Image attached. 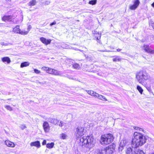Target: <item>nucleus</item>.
Returning a JSON list of instances; mask_svg holds the SVG:
<instances>
[{"label": "nucleus", "mask_w": 154, "mask_h": 154, "mask_svg": "<svg viewBox=\"0 0 154 154\" xmlns=\"http://www.w3.org/2000/svg\"><path fill=\"white\" fill-rule=\"evenodd\" d=\"M31 28H32V26H31V25H29L28 26V27L27 28V29L28 30V31H28L29 32V31L31 29Z\"/></svg>", "instance_id": "obj_37"}, {"label": "nucleus", "mask_w": 154, "mask_h": 154, "mask_svg": "<svg viewBox=\"0 0 154 154\" xmlns=\"http://www.w3.org/2000/svg\"><path fill=\"white\" fill-rule=\"evenodd\" d=\"M34 70L35 73L36 74H39L41 72L40 70H38V69H34Z\"/></svg>", "instance_id": "obj_32"}, {"label": "nucleus", "mask_w": 154, "mask_h": 154, "mask_svg": "<svg viewBox=\"0 0 154 154\" xmlns=\"http://www.w3.org/2000/svg\"><path fill=\"white\" fill-rule=\"evenodd\" d=\"M100 38V35L99 37H97V40H99Z\"/></svg>", "instance_id": "obj_45"}, {"label": "nucleus", "mask_w": 154, "mask_h": 154, "mask_svg": "<svg viewBox=\"0 0 154 154\" xmlns=\"http://www.w3.org/2000/svg\"><path fill=\"white\" fill-rule=\"evenodd\" d=\"M104 149H97V150L96 152L97 154H106L105 151Z\"/></svg>", "instance_id": "obj_23"}, {"label": "nucleus", "mask_w": 154, "mask_h": 154, "mask_svg": "<svg viewBox=\"0 0 154 154\" xmlns=\"http://www.w3.org/2000/svg\"><path fill=\"white\" fill-rule=\"evenodd\" d=\"M56 23V21H54L53 23H51L50 24V26H51L53 25H55Z\"/></svg>", "instance_id": "obj_38"}, {"label": "nucleus", "mask_w": 154, "mask_h": 154, "mask_svg": "<svg viewBox=\"0 0 154 154\" xmlns=\"http://www.w3.org/2000/svg\"><path fill=\"white\" fill-rule=\"evenodd\" d=\"M48 121L51 123L56 125L59 122V121L55 119L50 118H48Z\"/></svg>", "instance_id": "obj_15"}, {"label": "nucleus", "mask_w": 154, "mask_h": 154, "mask_svg": "<svg viewBox=\"0 0 154 154\" xmlns=\"http://www.w3.org/2000/svg\"><path fill=\"white\" fill-rule=\"evenodd\" d=\"M113 139L112 134H108L102 135L100 141L102 144H108L112 142Z\"/></svg>", "instance_id": "obj_4"}, {"label": "nucleus", "mask_w": 154, "mask_h": 154, "mask_svg": "<svg viewBox=\"0 0 154 154\" xmlns=\"http://www.w3.org/2000/svg\"><path fill=\"white\" fill-rule=\"evenodd\" d=\"M79 144L82 146L91 148L93 147L95 143L94 138L92 136H83L79 139Z\"/></svg>", "instance_id": "obj_2"}, {"label": "nucleus", "mask_w": 154, "mask_h": 154, "mask_svg": "<svg viewBox=\"0 0 154 154\" xmlns=\"http://www.w3.org/2000/svg\"><path fill=\"white\" fill-rule=\"evenodd\" d=\"M5 108H6L8 110H9V111H12V107L6 105L5 106Z\"/></svg>", "instance_id": "obj_31"}, {"label": "nucleus", "mask_w": 154, "mask_h": 154, "mask_svg": "<svg viewBox=\"0 0 154 154\" xmlns=\"http://www.w3.org/2000/svg\"><path fill=\"white\" fill-rule=\"evenodd\" d=\"M151 26L154 29V23H151Z\"/></svg>", "instance_id": "obj_43"}, {"label": "nucleus", "mask_w": 154, "mask_h": 154, "mask_svg": "<svg viewBox=\"0 0 154 154\" xmlns=\"http://www.w3.org/2000/svg\"><path fill=\"white\" fill-rule=\"evenodd\" d=\"M134 3L133 5H130L129 8L131 10H134L136 9L139 5L140 2L139 0H134L133 1Z\"/></svg>", "instance_id": "obj_7"}, {"label": "nucleus", "mask_w": 154, "mask_h": 154, "mask_svg": "<svg viewBox=\"0 0 154 154\" xmlns=\"http://www.w3.org/2000/svg\"><path fill=\"white\" fill-rule=\"evenodd\" d=\"M37 83H40V84H44V83L43 82H37Z\"/></svg>", "instance_id": "obj_49"}, {"label": "nucleus", "mask_w": 154, "mask_h": 154, "mask_svg": "<svg viewBox=\"0 0 154 154\" xmlns=\"http://www.w3.org/2000/svg\"><path fill=\"white\" fill-rule=\"evenodd\" d=\"M46 141L45 140H44L42 143V144L43 145H45L46 144Z\"/></svg>", "instance_id": "obj_41"}, {"label": "nucleus", "mask_w": 154, "mask_h": 154, "mask_svg": "<svg viewBox=\"0 0 154 154\" xmlns=\"http://www.w3.org/2000/svg\"><path fill=\"white\" fill-rule=\"evenodd\" d=\"M104 149L106 154H112L115 149V147L113 146L110 145Z\"/></svg>", "instance_id": "obj_9"}, {"label": "nucleus", "mask_w": 154, "mask_h": 154, "mask_svg": "<svg viewBox=\"0 0 154 154\" xmlns=\"http://www.w3.org/2000/svg\"><path fill=\"white\" fill-rule=\"evenodd\" d=\"M97 97H96V98H97L98 99L103 101H106L107 100V99L104 96L99 94H97Z\"/></svg>", "instance_id": "obj_20"}, {"label": "nucleus", "mask_w": 154, "mask_h": 154, "mask_svg": "<svg viewBox=\"0 0 154 154\" xmlns=\"http://www.w3.org/2000/svg\"><path fill=\"white\" fill-rule=\"evenodd\" d=\"M51 69V68L46 66H43L41 68L42 70L45 71L47 73L49 74H50V73Z\"/></svg>", "instance_id": "obj_19"}, {"label": "nucleus", "mask_w": 154, "mask_h": 154, "mask_svg": "<svg viewBox=\"0 0 154 154\" xmlns=\"http://www.w3.org/2000/svg\"><path fill=\"white\" fill-rule=\"evenodd\" d=\"M2 61L4 63L7 62L8 63H9L11 62L10 58L8 57H5L2 58Z\"/></svg>", "instance_id": "obj_18"}, {"label": "nucleus", "mask_w": 154, "mask_h": 154, "mask_svg": "<svg viewBox=\"0 0 154 154\" xmlns=\"http://www.w3.org/2000/svg\"><path fill=\"white\" fill-rule=\"evenodd\" d=\"M136 78L137 81L140 84H143L145 81L149 79L150 76L146 71L143 70L137 72Z\"/></svg>", "instance_id": "obj_3"}, {"label": "nucleus", "mask_w": 154, "mask_h": 154, "mask_svg": "<svg viewBox=\"0 0 154 154\" xmlns=\"http://www.w3.org/2000/svg\"><path fill=\"white\" fill-rule=\"evenodd\" d=\"M134 129L137 130H139V129H140V128L138 127H135L134 128Z\"/></svg>", "instance_id": "obj_42"}, {"label": "nucleus", "mask_w": 154, "mask_h": 154, "mask_svg": "<svg viewBox=\"0 0 154 154\" xmlns=\"http://www.w3.org/2000/svg\"><path fill=\"white\" fill-rule=\"evenodd\" d=\"M140 128V129H139V131H142L144 132V130L143 128Z\"/></svg>", "instance_id": "obj_46"}, {"label": "nucleus", "mask_w": 154, "mask_h": 154, "mask_svg": "<svg viewBox=\"0 0 154 154\" xmlns=\"http://www.w3.org/2000/svg\"><path fill=\"white\" fill-rule=\"evenodd\" d=\"M152 6L154 8V2L152 4Z\"/></svg>", "instance_id": "obj_48"}, {"label": "nucleus", "mask_w": 154, "mask_h": 154, "mask_svg": "<svg viewBox=\"0 0 154 154\" xmlns=\"http://www.w3.org/2000/svg\"><path fill=\"white\" fill-rule=\"evenodd\" d=\"M97 2V0H94L90 1L89 3L92 5H95Z\"/></svg>", "instance_id": "obj_30"}, {"label": "nucleus", "mask_w": 154, "mask_h": 154, "mask_svg": "<svg viewBox=\"0 0 154 154\" xmlns=\"http://www.w3.org/2000/svg\"><path fill=\"white\" fill-rule=\"evenodd\" d=\"M43 127L44 130L45 132H48L50 130V127L48 124V123L47 122H44Z\"/></svg>", "instance_id": "obj_12"}, {"label": "nucleus", "mask_w": 154, "mask_h": 154, "mask_svg": "<svg viewBox=\"0 0 154 154\" xmlns=\"http://www.w3.org/2000/svg\"><path fill=\"white\" fill-rule=\"evenodd\" d=\"M50 74H53L56 75L62 76V73L60 71H57L55 69H51Z\"/></svg>", "instance_id": "obj_11"}, {"label": "nucleus", "mask_w": 154, "mask_h": 154, "mask_svg": "<svg viewBox=\"0 0 154 154\" xmlns=\"http://www.w3.org/2000/svg\"><path fill=\"white\" fill-rule=\"evenodd\" d=\"M84 128L81 127H78L75 128V134L77 137H79L84 134Z\"/></svg>", "instance_id": "obj_5"}, {"label": "nucleus", "mask_w": 154, "mask_h": 154, "mask_svg": "<svg viewBox=\"0 0 154 154\" xmlns=\"http://www.w3.org/2000/svg\"><path fill=\"white\" fill-rule=\"evenodd\" d=\"M147 137L140 133L135 132L134 134V137L132 142V154H135V151L136 148L141 146L146 142Z\"/></svg>", "instance_id": "obj_1"}, {"label": "nucleus", "mask_w": 154, "mask_h": 154, "mask_svg": "<svg viewBox=\"0 0 154 154\" xmlns=\"http://www.w3.org/2000/svg\"><path fill=\"white\" fill-rule=\"evenodd\" d=\"M137 89L139 91L141 94H142L143 90L140 86L137 85Z\"/></svg>", "instance_id": "obj_28"}, {"label": "nucleus", "mask_w": 154, "mask_h": 154, "mask_svg": "<svg viewBox=\"0 0 154 154\" xmlns=\"http://www.w3.org/2000/svg\"><path fill=\"white\" fill-rule=\"evenodd\" d=\"M1 44L2 45H7L6 44H5V43L4 42H2L1 43Z\"/></svg>", "instance_id": "obj_44"}, {"label": "nucleus", "mask_w": 154, "mask_h": 154, "mask_svg": "<svg viewBox=\"0 0 154 154\" xmlns=\"http://www.w3.org/2000/svg\"><path fill=\"white\" fill-rule=\"evenodd\" d=\"M19 25H17L14 28L13 31L14 32L19 33L21 35H26L28 33V31H21L19 28Z\"/></svg>", "instance_id": "obj_6"}, {"label": "nucleus", "mask_w": 154, "mask_h": 154, "mask_svg": "<svg viewBox=\"0 0 154 154\" xmlns=\"http://www.w3.org/2000/svg\"><path fill=\"white\" fill-rule=\"evenodd\" d=\"M40 40L43 43L46 45H48L50 44L51 42V39H47L44 37H41L40 38Z\"/></svg>", "instance_id": "obj_13"}, {"label": "nucleus", "mask_w": 154, "mask_h": 154, "mask_svg": "<svg viewBox=\"0 0 154 154\" xmlns=\"http://www.w3.org/2000/svg\"><path fill=\"white\" fill-rule=\"evenodd\" d=\"M88 94L90 95L91 96H93L95 98H96V97H97V93L96 92H94L93 91H86Z\"/></svg>", "instance_id": "obj_17"}, {"label": "nucleus", "mask_w": 154, "mask_h": 154, "mask_svg": "<svg viewBox=\"0 0 154 154\" xmlns=\"http://www.w3.org/2000/svg\"><path fill=\"white\" fill-rule=\"evenodd\" d=\"M121 50H122V49H117V51H118V52H119L120 51H121Z\"/></svg>", "instance_id": "obj_47"}, {"label": "nucleus", "mask_w": 154, "mask_h": 154, "mask_svg": "<svg viewBox=\"0 0 154 154\" xmlns=\"http://www.w3.org/2000/svg\"><path fill=\"white\" fill-rule=\"evenodd\" d=\"M127 142L126 140H122L119 144V151H122L124 147L125 146Z\"/></svg>", "instance_id": "obj_10"}, {"label": "nucleus", "mask_w": 154, "mask_h": 154, "mask_svg": "<svg viewBox=\"0 0 154 154\" xmlns=\"http://www.w3.org/2000/svg\"><path fill=\"white\" fill-rule=\"evenodd\" d=\"M113 58L112 60L113 62H116L117 61H120L122 60V58L118 56H114L112 57Z\"/></svg>", "instance_id": "obj_21"}, {"label": "nucleus", "mask_w": 154, "mask_h": 154, "mask_svg": "<svg viewBox=\"0 0 154 154\" xmlns=\"http://www.w3.org/2000/svg\"><path fill=\"white\" fill-rule=\"evenodd\" d=\"M50 2L49 1H46L44 2V4L46 5H48L50 3Z\"/></svg>", "instance_id": "obj_36"}, {"label": "nucleus", "mask_w": 154, "mask_h": 154, "mask_svg": "<svg viewBox=\"0 0 154 154\" xmlns=\"http://www.w3.org/2000/svg\"><path fill=\"white\" fill-rule=\"evenodd\" d=\"M5 144L8 146L10 147H14L15 146V144L14 143L8 140H6L5 141Z\"/></svg>", "instance_id": "obj_16"}, {"label": "nucleus", "mask_w": 154, "mask_h": 154, "mask_svg": "<svg viewBox=\"0 0 154 154\" xmlns=\"http://www.w3.org/2000/svg\"><path fill=\"white\" fill-rule=\"evenodd\" d=\"M29 63L27 62H25L21 63L20 66L21 68H23L24 67H26L29 66Z\"/></svg>", "instance_id": "obj_24"}, {"label": "nucleus", "mask_w": 154, "mask_h": 154, "mask_svg": "<svg viewBox=\"0 0 154 154\" xmlns=\"http://www.w3.org/2000/svg\"><path fill=\"white\" fill-rule=\"evenodd\" d=\"M62 138L63 139H65L66 138V135L65 134H62V135H61Z\"/></svg>", "instance_id": "obj_34"}, {"label": "nucleus", "mask_w": 154, "mask_h": 154, "mask_svg": "<svg viewBox=\"0 0 154 154\" xmlns=\"http://www.w3.org/2000/svg\"><path fill=\"white\" fill-rule=\"evenodd\" d=\"M138 150H139V149L137 148V147L136 148V150H134L135 152V154H137V153L138 152Z\"/></svg>", "instance_id": "obj_39"}, {"label": "nucleus", "mask_w": 154, "mask_h": 154, "mask_svg": "<svg viewBox=\"0 0 154 154\" xmlns=\"http://www.w3.org/2000/svg\"><path fill=\"white\" fill-rule=\"evenodd\" d=\"M142 49L144 50L146 52L148 53L154 54V50H152L149 48V45H144L141 47Z\"/></svg>", "instance_id": "obj_8"}, {"label": "nucleus", "mask_w": 154, "mask_h": 154, "mask_svg": "<svg viewBox=\"0 0 154 154\" xmlns=\"http://www.w3.org/2000/svg\"><path fill=\"white\" fill-rule=\"evenodd\" d=\"M54 145V143H48L46 145V147L50 149L52 148Z\"/></svg>", "instance_id": "obj_26"}, {"label": "nucleus", "mask_w": 154, "mask_h": 154, "mask_svg": "<svg viewBox=\"0 0 154 154\" xmlns=\"http://www.w3.org/2000/svg\"><path fill=\"white\" fill-rule=\"evenodd\" d=\"M63 125V122L62 121H60L59 124V126L60 127H62Z\"/></svg>", "instance_id": "obj_40"}, {"label": "nucleus", "mask_w": 154, "mask_h": 154, "mask_svg": "<svg viewBox=\"0 0 154 154\" xmlns=\"http://www.w3.org/2000/svg\"><path fill=\"white\" fill-rule=\"evenodd\" d=\"M26 128V126L25 124H23L21 125V128L22 130H23Z\"/></svg>", "instance_id": "obj_35"}, {"label": "nucleus", "mask_w": 154, "mask_h": 154, "mask_svg": "<svg viewBox=\"0 0 154 154\" xmlns=\"http://www.w3.org/2000/svg\"><path fill=\"white\" fill-rule=\"evenodd\" d=\"M30 145L32 146H34L38 148H39L41 146L40 142L38 141L32 142L30 143Z\"/></svg>", "instance_id": "obj_14"}, {"label": "nucleus", "mask_w": 154, "mask_h": 154, "mask_svg": "<svg viewBox=\"0 0 154 154\" xmlns=\"http://www.w3.org/2000/svg\"><path fill=\"white\" fill-rule=\"evenodd\" d=\"M73 67L74 69H79L80 68V66L79 64L77 63H75L73 64Z\"/></svg>", "instance_id": "obj_29"}, {"label": "nucleus", "mask_w": 154, "mask_h": 154, "mask_svg": "<svg viewBox=\"0 0 154 154\" xmlns=\"http://www.w3.org/2000/svg\"><path fill=\"white\" fill-rule=\"evenodd\" d=\"M36 3V1L35 0H32L29 3L28 5L30 6H34Z\"/></svg>", "instance_id": "obj_25"}, {"label": "nucleus", "mask_w": 154, "mask_h": 154, "mask_svg": "<svg viewBox=\"0 0 154 154\" xmlns=\"http://www.w3.org/2000/svg\"><path fill=\"white\" fill-rule=\"evenodd\" d=\"M12 17L11 16H5L2 18V20L4 21L6 20L11 21Z\"/></svg>", "instance_id": "obj_22"}, {"label": "nucleus", "mask_w": 154, "mask_h": 154, "mask_svg": "<svg viewBox=\"0 0 154 154\" xmlns=\"http://www.w3.org/2000/svg\"><path fill=\"white\" fill-rule=\"evenodd\" d=\"M137 154H145L143 150L139 149Z\"/></svg>", "instance_id": "obj_33"}, {"label": "nucleus", "mask_w": 154, "mask_h": 154, "mask_svg": "<svg viewBox=\"0 0 154 154\" xmlns=\"http://www.w3.org/2000/svg\"><path fill=\"white\" fill-rule=\"evenodd\" d=\"M131 152H132V148L130 147L127 148L126 152V154H132Z\"/></svg>", "instance_id": "obj_27"}]
</instances>
